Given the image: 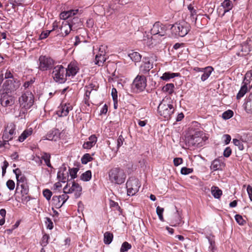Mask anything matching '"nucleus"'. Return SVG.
I'll use <instances>...</instances> for the list:
<instances>
[{"mask_svg": "<svg viewBox=\"0 0 252 252\" xmlns=\"http://www.w3.org/2000/svg\"><path fill=\"white\" fill-rule=\"evenodd\" d=\"M173 103L170 97H165L158 105V114L167 119H169L174 111Z\"/></svg>", "mask_w": 252, "mask_h": 252, "instance_id": "obj_1", "label": "nucleus"}, {"mask_svg": "<svg viewBox=\"0 0 252 252\" xmlns=\"http://www.w3.org/2000/svg\"><path fill=\"white\" fill-rule=\"evenodd\" d=\"M9 81H6L0 90V103L4 107L11 106L14 103V97L11 94L12 88L6 87V84L9 85Z\"/></svg>", "mask_w": 252, "mask_h": 252, "instance_id": "obj_2", "label": "nucleus"}, {"mask_svg": "<svg viewBox=\"0 0 252 252\" xmlns=\"http://www.w3.org/2000/svg\"><path fill=\"white\" fill-rule=\"evenodd\" d=\"M109 181L113 184L121 185L123 184L126 177L125 171L120 167H113L108 173Z\"/></svg>", "mask_w": 252, "mask_h": 252, "instance_id": "obj_3", "label": "nucleus"}, {"mask_svg": "<svg viewBox=\"0 0 252 252\" xmlns=\"http://www.w3.org/2000/svg\"><path fill=\"white\" fill-rule=\"evenodd\" d=\"M16 191L18 192L20 190L21 193V197H19V201H21L23 203H27L30 200L29 195V188L28 185L26 178H21L20 180L17 181V186L16 189Z\"/></svg>", "mask_w": 252, "mask_h": 252, "instance_id": "obj_4", "label": "nucleus"}, {"mask_svg": "<svg viewBox=\"0 0 252 252\" xmlns=\"http://www.w3.org/2000/svg\"><path fill=\"white\" fill-rule=\"evenodd\" d=\"M185 142L186 144L189 147L202 146L204 142L203 134L201 132H196L193 135L187 136Z\"/></svg>", "mask_w": 252, "mask_h": 252, "instance_id": "obj_5", "label": "nucleus"}, {"mask_svg": "<svg viewBox=\"0 0 252 252\" xmlns=\"http://www.w3.org/2000/svg\"><path fill=\"white\" fill-rule=\"evenodd\" d=\"M171 32L175 35L184 37L189 31V25L185 21L176 23L171 28Z\"/></svg>", "mask_w": 252, "mask_h": 252, "instance_id": "obj_6", "label": "nucleus"}, {"mask_svg": "<svg viewBox=\"0 0 252 252\" xmlns=\"http://www.w3.org/2000/svg\"><path fill=\"white\" fill-rule=\"evenodd\" d=\"M65 70V68L62 65H58L54 67L52 72L54 80L60 83H64L67 78Z\"/></svg>", "mask_w": 252, "mask_h": 252, "instance_id": "obj_7", "label": "nucleus"}, {"mask_svg": "<svg viewBox=\"0 0 252 252\" xmlns=\"http://www.w3.org/2000/svg\"><path fill=\"white\" fill-rule=\"evenodd\" d=\"M19 102L22 108L30 109L33 104L34 96L31 92H27L19 97Z\"/></svg>", "mask_w": 252, "mask_h": 252, "instance_id": "obj_8", "label": "nucleus"}, {"mask_svg": "<svg viewBox=\"0 0 252 252\" xmlns=\"http://www.w3.org/2000/svg\"><path fill=\"white\" fill-rule=\"evenodd\" d=\"M54 64V61L49 57L40 56L38 61V68L41 71L51 69Z\"/></svg>", "mask_w": 252, "mask_h": 252, "instance_id": "obj_9", "label": "nucleus"}, {"mask_svg": "<svg viewBox=\"0 0 252 252\" xmlns=\"http://www.w3.org/2000/svg\"><path fill=\"white\" fill-rule=\"evenodd\" d=\"M127 193L129 196H133L139 190L140 184L139 180L134 178H130L126 184Z\"/></svg>", "mask_w": 252, "mask_h": 252, "instance_id": "obj_10", "label": "nucleus"}, {"mask_svg": "<svg viewBox=\"0 0 252 252\" xmlns=\"http://www.w3.org/2000/svg\"><path fill=\"white\" fill-rule=\"evenodd\" d=\"M167 28L159 22H156L151 30V33L154 35L162 36L165 35Z\"/></svg>", "mask_w": 252, "mask_h": 252, "instance_id": "obj_11", "label": "nucleus"}, {"mask_svg": "<svg viewBox=\"0 0 252 252\" xmlns=\"http://www.w3.org/2000/svg\"><path fill=\"white\" fill-rule=\"evenodd\" d=\"M82 190L81 186L78 183L73 182L71 187H68V184H67L64 187L63 192L66 194L74 192L75 197L78 198L80 196Z\"/></svg>", "mask_w": 252, "mask_h": 252, "instance_id": "obj_12", "label": "nucleus"}, {"mask_svg": "<svg viewBox=\"0 0 252 252\" xmlns=\"http://www.w3.org/2000/svg\"><path fill=\"white\" fill-rule=\"evenodd\" d=\"M16 133V125L13 123L8 124L3 132V139L10 140L13 138Z\"/></svg>", "mask_w": 252, "mask_h": 252, "instance_id": "obj_13", "label": "nucleus"}, {"mask_svg": "<svg viewBox=\"0 0 252 252\" xmlns=\"http://www.w3.org/2000/svg\"><path fill=\"white\" fill-rule=\"evenodd\" d=\"M133 86L139 91H143L147 86L146 77L142 75H138L134 80Z\"/></svg>", "mask_w": 252, "mask_h": 252, "instance_id": "obj_14", "label": "nucleus"}, {"mask_svg": "<svg viewBox=\"0 0 252 252\" xmlns=\"http://www.w3.org/2000/svg\"><path fill=\"white\" fill-rule=\"evenodd\" d=\"M72 108V106L70 103L62 104L58 107V109L57 111V114L59 117L66 116L69 112L71 111Z\"/></svg>", "mask_w": 252, "mask_h": 252, "instance_id": "obj_15", "label": "nucleus"}, {"mask_svg": "<svg viewBox=\"0 0 252 252\" xmlns=\"http://www.w3.org/2000/svg\"><path fill=\"white\" fill-rule=\"evenodd\" d=\"M69 196L66 193H64L61 195L54 196L52 198L53 204L56 208L61 207L63 204L68 199Z\"/></svg>", "mask_w": 252, "mask_h": 252, "instance_id": "obj_16", "label": "nucleus"}, {"mask_svg": "<svg viewBox=\"0 0 252 252\" xmlns=\"http://www.w3.org/2000/svg\"><path fill=\"white\" fill-rule=\"evenodd\" d=\"M153 63L150 62L149 57H144L142 63L140 67V71L143 74H146L153 68Z\"/></svg>", "mask_w": 252, "mask_h": 252, "instance_id": "obj_17", "label": "nucleus"}, {"mask_svg": "<svg viewBox=\"0 0 252 252\" xmlns=\"http://www.w3.org/2000/svg\"><path fill=\"white\" fill-rule=\"evenodd\" d=\"M65 69V72L67 77H72L74 76L79 69L77 63L76 62H71L68 65L67 68Z\"/></svg>", "mask_w": 252, "mask_h": 252, "instance_id": "obj_18", "label": "nucleus"}, {"mask_svg": "<svg viewBox=\"0 0 252 252\" xmlns=\"http://www.w3.org/2000/svg\"><path fill=\"white\" fill-rule=\"evenodd\" d=\"M57 177L60 182H66L68 180V172L65 166L61 167L57 174Z\"/></svg>", "mask_w": 252, "mask_h": 252, "instance_id": "obj_19", "label": "nucleus"}, {"mask_svg": "<svg viewBox=\"0 0 252 252\" xmlns=\"http://www.w3.org/2000/svg\"><path fill=\"white\" fill-rule=\"evenodd\" d=\"M61 33L63 36H65L69 34L72 31L69 23V21H64L62 22L61 26L60 27Z\"/></svg>", "mask_w": 252, "mask_h": 252, "instance_id": "obj_20", "label": "nucleus"}, {"mask_svg": "<svg viewBox=\"0 0 252 252\" xmlns=\"http://www.w3.org/2000/svg\"><path fill=\"white\" fill-rule=\"evenodd\" d=\"M96 142L97 137L95 135H92L89 137L88 140L84 143L83 147L84 149H90L95 145Z\"/></svg>", "mask_w": 252, "mask_h": 252, "instance_id": "obj_21", "label": "nucleus"}, {"mask_svg": "<svg viewBox=\"0 0 252 252\" xmlns=\"http://www.w3.org/2000/svg\"><path fill=\"white\" fill-rule=\"evenodd\" d=\"M68 21L72 31L80 29L82 26L80 19L78 17H74L71 20Z\"/></svg>", "mask_w": 252, "mask_h": 252, "instance_id": "obj_22", "label": "nucleus"}, {"mask_svg": "<svg viewBox=\"0 0 252 252\" xmlns=\"http://www.w3.org/2000/svg\"><path fill=\"white\" fill-rule=\"evenodd\" d=\"M224 166V164L223 162H221L219 159H215L212 162L210 168L213 171L221 170Z\"/></svg>", "mask_w": 252, "mask_h": 252, "instance_id": "obj_23", "label": "nucleus"}, {"mask_svg": "<svg viewBox=\"0 0 252 252\" xmlns=\"http://www.w3.org/2000/svg\"><path fill=\"white\" fill-rule=\"evenodd\" d=\"M60 138V133L58 130L55 129L50 131L46 135L45 139L51 141H57Z\"/></svg>", "mask_w": 252, "mask_h": 252, "instance_id": "obj_24", "label": "nucleus"}, {"mask_svg": "<svg viewBox=\"0 0 252 252\" xmlns=\"http://www.w3.org/2000/svg\"><path fill=\"white\" fill-rule=\"evenodd\" d=\"M79 12V10L78 9H71L66 11H63L61 12L60 14V17L62 19L65 20L72 16H74L78 13Z\"/></svg>", "mask_w": 252, "mask_h": 252, "instance_id": "obj_25", "label": "nucleus"}, {"mask_svg": "<svg viewBox=\"0 0 252 252\" xmlns=\"http://www.w3.org/2000/svg\"><path fill=\"white\" fill-rule=\"evenodd\" d=\"M203 71L201 76V79L202 81H206L210 76L212 71H213V68L211 66H207L202 69Z\"/></svg>", "mask_w": 252, "mask_h": 252, "instance_id": "obj_26", "label": "nucleus"}, {"mask_svg": "<svg viewBox=\"0 0 252 252\" xmlns=\"http://www.w3.org/2000/svg\"><path fill=\"white\" fill-rule=\"evenodd\" d=\"M221 6L223 9L224 15L226 12L229 11L233 7L232 1L230 0H224L221 4Z\"/></svg>", "mask_w": 252, "mask_h": 252, "instance_id": "obj_27", "label": "nucleus"}, {"mask_svg": "<svg viewBox=\"0 0 252 252\" xmlns=\"http://www.w3.org/2000/svg\"><path fill=\"white\" fill-rule=\"evenodd\" d=\"M180 75L179 73H173L170 72H166L162 74V76L160 77V79L162 80L166 81H169L170 79L178 77Z\"/></svg>", "mask_w": 252, "mask_h": 252, "instance_id": "obj_28", "label": "nucleus"}, {"mask_svg": "<svg viewBox=\"0 0 252 252\" xmlns=\"http://www.w3.org/2000/svg\"><path fill=\"white\" fill-rule=\"evenodd\" d=\"M32 133V128L25 130L18 138L19 142H23L27 137L30 136Z\"/></svg>", "mask_w": 252, "mask_h": 252, "instance_id": "obj_29", "label": "nucleus"}, {"mask_svg": "<svg viewBox=\"0 0 252 252\" xmlns=\"http://www.w3.org/2000/svg\"><path fill=\"white\" fill-rule=\"evenodd\" d=\"M106 56L96 55L94 61V63L99 66H102L106 60Z\"/></svg>", "mask_w": 252, "mask_h": 252, "instance_id": "obj_30", "label": "nucleus"}, {"mask_svg": "<svg viewBox=\"0 0 252 252\" xmlns=\"http://www.w3.org/2000/svg\"><path fill=\"white\" fill-rule=\"evenodd\" d=\"M245 108L249 113H252V94H250L247 98Z\"/></svg>", "mask_w": 252, "mask_h": 252, "instance_id": "obj_31", "label": "nucleus"}, {"mask_svg": "<svg viewBox=\"0 0 252 252\" xmlns=\"http://www.w3.org/2000/svg\"><path fill=\"white\" fill-rule=\"evenodd\" d=\"M211 193L217 199H219L222 195V191L218 187L213 186L211 188Z\"/></svg>", "mask_w": 252, "mask_h": 252, "instance_id": "obj_32", "label": "nucleus"}, {"mask_svg": "<svg viewBox=\"0 0 252 252\" xmlns=\"http://www.w3.org/2000/svg\"><path fill=\"white\" fill-rule=\"evenodd\" d=\"M50 158H51V156H50V154L49 153H43L42 154V156H41L42 160H43L44 161L46 165L48 167L52 168L53 167L52 166L51 164L50 163Z\"/></svg>", "mask_w": 252, "mask_h": 252, "instance_id": "obj_33", "label": "nucleus"}, {"mask_svg": "<svg viewBox=\"0 0 252 252\" xmlns=\"http://www.w3.org/2000/svg\"><path fill=\"white\" fill-rule=\"evenodd\" d=\"M174 85L172 83L167 84L162 88V91L168 94H172L174 90Z\"/></svg>", "mask_w": 252, "mask_h": 252, "instance_id": "obj_34", "label": "nucleus"}, {"mask_svg": "<svg viewBox=\"0 0 252 252\" xmlns=\"http://www.w3.org/2000/svg\"><path fill=\"white\" fill-rule=\"evenodd\" d=\"M113 235L110 232H106L104 234V243L105 244L109 245L112 241Z\"/></svg>", "mask_w": 252, "mask_h": 252, "instance_id": "obj_35", "label": "nucleus"}, {"mask_svg": "<svg viewBox=\"0 0 252 252\" xmlns=\"http://www.w3.org/2000/svg\"><path fill=\"white\" fill-rule=\"evenodd\" d=\"M128 56L132 61L135 62H139L141 59V56L140 54L136 52H132L129 53L128 54Z\"/></svg>", "mask_w": 252, "mask_h": 252, "instance_id": "obj_36", "label": "nucleus"}, {"mask_svg": "<svg viewBox=\"0 0 252 252\" xmlns=\"http://www.w3.org/2000/svg\"><path fill=\"white\" fill-rule=\"evenodd\" d=\"M248 87L246 84H244L241 87L237 95V98L240 99L247 92Z\"/></svg>", "mask_w": 252, "mask_h": 252, "instance_id": "obj_37", "label": "nucleus"}, {"mask_svg": "<svg viewBox=\"0 0 252 252\" xmlns=\"http://www.w3.org/2000/svg\"><path fill=\"white\" fill-rule=\"evenodd\" d=\"M91 178L92 172L90 170H88L81 175L80 179L83 181L87 182L90 181Z\"/></svg>", "mask_w": 252, "mask_h": 252, "instance_id": "obj_38", "label": "nucleus"}, {"mask_svg": "<svg viewBox=\"0 0 252 252\" xmlns=\"http://www.w3.org/2000/svg\"><path fill=\"white\" fill-rule=\"evenodd\" d=\"M143 40L144 44H146L147 46H150L153 44L152 36L150 35L144 34Z\"/></svg>", "mask_w": 252, "mask_h": 252, "instance_id": "obj_39", "label": "nucleus"}, {"mask_svg": "<svg viewBox=\"0 0 252 252\" xmlns=\"http://www.w3.org/2000/svg\"><path fill=\"white\" fill-rule=\"evenodd\" d=\"M131 248V245L127 242H124L120 249V252H125Z\"/></svg>", "mask_w": 252, "mask_h": 252, "instance_id": "obj_40", "label": "nucleus"}, {"mask_svg": "<svg viewBox=\"0 0 252 252\" xmlns=\"http://www.w3.org/2000/svg\"><path fill=\"white\" fill-rule=\"evenodd\" d=\"M188 9L189 10L190 13V16L193 21H196L197 18L195 17L196 15V11L194 9L193 7L191 5L188 6Z\"/></svg>", "mask_w": 252, "mask_h": 252, "instance_id": "obj_41", "label": "nucleus"}, {"mask_svg": "<svg viewBox=\"0 0 252 252\" xmlns=\"http://www.w3.org/2000/svg\"><path fill=\"white\" fill-rule=\"evenodd\" d=\"M164 211V209L163 208L160 207L159 206H158L156 208V212L159 218V219L161 221H164V219L163 217V212Z\"/></svg>", "mask_w": 252, "mask_h": 252, "instance_id": "obj_42", "label": "nucleus"}, {"mask_svg": "<svg viewBox=\"0 0 252 252\" xmlns=\"http://www.w3.org/2000/svg\"><path fill=\"white\" fill-rule=\"evenodd\" d=\"M233 115V112L232 110H228L225 111L222 114V118L224 120H228L231 118Z\"/></svg>", "mask_w": 252, "mask_h": 252, "instance_id": "obj_43", "label": "nucleus"}, {"mask_svg": "<svg viewBox=\"0 0 252 252\" xmlns=\"http://www.w3.org/2000/svg\"><path fill=\"white\" fill-rule=\"evenodd\" d=\"M13 172L16 175V178L17 181L18 180H20V179L21 178H25V176L22 174L21 171L20 169L16 168L15 169L13 170Z\"/></svg>", "mask_w": 252, "mask_h": 252, "instance_id": "obj_44", "label": "nucleus"}, {"mask_svg": "<svg viewBox=\"0 0 252 252\" xmlns=\"http://www.w3.org/2000/svg\"><path fill=\"white\" fill-rule=\"evenodd\" d=\"M107 47L104 45H101L99 46L98 53L97 55H103L106 56Z\"/></svg>", "mask_w": 252, "mask_h": 252, "instance_id": "obj_45", "label": "nucleus"}, {"mask_svg": "<svg viewBox=\"0 0 252 252\" xmlns=\"http://www.w3.org/2000/svg\"><path fill=\"white\" fill-rule=\"evenodd\" d=\"M92 158L89 154H85L81 158V161L83 164H86L89 161H91L92 159Z\"/></svg>", "mask_w": 252, "mask_h": 252, "instance_id": "obj_46", "label": "nucleus"}, {"mask_svg": "<svg viewBox=\"0 0 252 252\" xmlns=\"http://www.w3.org/2000/svg\"><path fill=\"white\" fill-rule=\"evenodd\" d=\"M233 143L236 146L238 147L239 150H243L244 149L243 144L241 141H240V140L237 139H233Z\"/></svg>", "mask_w": 252, "mask_h": 252, "instance_id": "obj_47", "label": "nucleus"}, {"mask_svg": "<svg viewBox=\"0 0 252 252\" xmlns=\"http://www.w3.org/2000/svg\"><path fill=\"white\" fill-rule=\"evenodd\" d=\"M49 238V236L48 234H44L40 242L41 245L42 247H45L48 244Z\"/></svg>", "mask_w": 252, "mask_h": 252, "instance_id": "obj_48", "label": "nucleus"}, {"mask_svg": "<svg viewBox=\"0 0 252 252\" xmlns=\"http://www.w3.org/2000/svg\"><path fill=\"white\" fill-rule=\"evenodd\" d=\"M193 172L192 168H187L186 167H183L181 169V173L183 175H188L191 173Z\"/></svg>", "mask_w": 252, "mask_h": 252, "instance_id": "obj_49", "label": "nucleus"}, {"mask_svg": "<svg viewBox=\"0 0 252 252\" xmlns=\"http://www.w3.org/2000/svg\"><path fill=\"white\" fill-rule=\"evenodd\" d=\"M78 171V169L77 168H73L70 169L68 170V173H69L71 179H74L76 177L77 173Z\"/></svg>", "mask_w": 252, "mask_h": 252, "instance_id": "obj_50", "label": "nucleus"}, {"mask_svg": "<svg viewBox=\"0 0 252 252\" xmlns=\"http://www.w3.org/2000/svg\"><path fill=\"white\" fill-rule=\"evenodd\" d=\"M52 32V31L47 30L43 31L39 35V39L42 40L47 38L50 33Z\"/></svg>", "mask_w": 252, "mask_h": 252, "instance_id": "obj_51", "label": "nucleus"}, {"mask_svg": "<svg viewBox=\"0 0 252 252\" xmlns=\"http://www.w3.org/2000/svg\"><path fill=\"white\" fill-rule=\"evenodd\" d=\"M43 195L47 200H49L51 199L52 193L49 189H46L43 191Z\"/></svg>", "mask_w": 252, "mask_h": 252, "instance_id": "obj_52", "label": "nucleus"}, {"mask_svg": "<svg viewBox=\"0 0 252 252\" xmlns=\"http://www.w3.org/2000/svg\"><path fill=\"white\" fill-rule=\"evenodd\" d=\"M46 220L45 221L47 228L49 229H52L53 228V223L51 220L49 218H46Z\"/></svg>", "mask_w": 252, "mask_h": 252, "instance_id": "obj_53", "label": "nucleus"}, {"mask_svg": "<svg viewBox=\"0 0 252 252\" xmlns=\"http://www.w3.org/2000/svg\"><path fill=\"white\" fill-rule=\"evenodd\" d=\"M6 186L9 190H12L15 187V182L12 180H8L6 182Z\"/></svg>", "mask_w": 252, "mask_h": 252, "instance_id": "obj_54", "label": "nucleus"}, {"mask_svg": "<svg viewBox=\"0 0 252 252\" xmlns=\"http://www.w3.org/2000/svg\"><path fill=\"white\" fill-rule=\"evenodd\" d=\"M235 219L237 222L240 225H244L245 222V221L243 219L242 217L240 215H236Z\"/></svg>", "mask_w": 252, "mask_h": 252, "instance_id": "obj_55", "label": "nucleus"}, {"mask_svg": "<svg viewBox=\"0 0 252 252\" xmlns=\"http://www.w3.org/2000/svg\"><path fill=\"white\" fill-rule=\"evenodd\" d=\"M124 138L123 137V136L121 135H120L118 138V139H117V149H119V148L122 146L123 144V142L124 141Z\"/></svg>", "mask_w": 252, "mask_h": 252, "instance_id": "obj_56", "label": "nucleus"}, {"mask_svg": "<svg viewBox=\"0 0 252 252\" xmlns=\"http://www.w3.org/2000/svg\"><path fill=\"white\" fill-rule=\"evenodd\" d=\"M111 95L113 98V101L116 103L118 100L117 91L115 88H112L111 91Z\"/></svg>", "mask_w": 252, "mask_h": 252, "instance_id": "obj_57", "label": "nucleus"}, {"mask_svg": "<svg viewBox=\"0 0 252 252\" xmlns=\"http://www.w3.org/2000/svg\"><path fill=\"white\" fill-rule=\"evenodd\" d=\"M231 149L229 147H226L223 151V156L228 158L231 154Z\"/></svg>", "mask_w": 252, "mask_h": 252, "instance_id": "obj_58", "label": "nucleus"}, {"mask_svg": "<svg viewBox=\"0 0 252 252\" xmlns=\"http://www.w3.org/2000/svg\"><path fill=\"white\" fill-rule=\"evenodd\" d=\"M173 163L175 166H178L183 163V159L181 158H175L173 160Z\"/></svg>", "mask_w": 252, "mask_h": 252, "instance_id": "obj_59", "label": "nucleus"}, {"mask_svg": "<svg viewBox=\"0 0 252 252\" xmlns=\"http://www.w3.org/2000/svg\"><path fill=\"white\" fill-rule=\"evenodd\" d=\"M9 2L12 5V7L14 8L16 6H19L21 4L19 0H9Z\"/></svg>", "mask_w": 252, "mask_h": 252, "instance_id": "obj_60", "label": "nucleus"}, {"mask_svg": "<svg viewBox=\"0 0 252 252\" xmlns=\"http://www.w3.org/2000/svg\"><path fill=\"white\" fill-rule=\"evenodd\" d=\"M8 162L6 160H4L3 162V165L2 166V173L3 176L6 173V170L7 167L8 166Z\"/></svg>", "mask_w": 252, "mask_h": 252, "instance_id": "obj_61", "label": "nucleus"}, {"mask_svg": "<svg viewBox=\"0 0 252 252\" xmlns=\"http://www.w3.org/2000/svg\"><path fill=\"white\" fill-rule=\"evenodd\" d=\"M223 139L225 144H228L231 140V137L228 134H224L223 136Z\"/></svg>", "mask_w": 252, "mask_h": 252, "instance_id": "obj_62", "label": "nucleus"}, {"mask_svg": "<svg viewBox=\"0 0 252 252\" xmlns=\"http://www.w3.org/2000/svg\"><path fill=\"white\" fill-rule=\"evenodd\" d=\"M33 160L36 162L38 165H41L42 163L41 157L40 158L39 156H36L34 158Z\"/></svg>", "mask_w": 252, "mask_h": 252, "instance_id": "obj_63", "label": "nucleus"}, {"mask_svg": "<svg viewBox=\"0 0 252 252\" xmlns=\"http://www.w3.org/2000/svg\"><path fill=\"white\" fill-rule=\"evenodd\" d=\"M108 111V107L106 104H104L100 110V114H106Z\"/></svg>", "mask_w": 252, "mask_h": 252, "instance_id": "obj_64", "label": "nucleus"}]
</instances>
